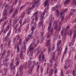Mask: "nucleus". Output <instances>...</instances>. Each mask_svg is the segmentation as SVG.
<instances>
[{
	"instance_id": "1",
	"label": "nucleus",
	"mask_w": 76,
	"mask_h": 76,
	"mask_svg": "<svg viewBox=\"0 0 76 76\" xmlns=\"http://www.w3.org/2000/svg\"><path fill=\"white\" fill-rule=\"evenodd\" d=\"M35 64H36V62H35V61H34L33 63V66L31 67H30L31 65H30V64L28 65L29 69L28 73V75H32V71L33 70L34 66H35Z\"/></svg>"
},
{
	"instance_id": "2",
	"label": "nucleus",
	"mask_w": 76,
	"mask_h": 76,
	"mask_svg": "<svg viewBox=\"0 0 76 76\" xmlns=\"http://www.w3.org/2000/svg\"><path fill=\"white\" fill-rule=\"evenodd\" d=\"M55 51H53V52L52 57H51L50 59V64L51 66L53 65V60H55Z\"/></svg>"
},
{
	"instance_id": "3",
	"label": "nucleus",
	"mask_w": 76,
	"mask_h": 76,
	"mask_svg": "<svg viewBox=\"0 0 76 76\" xmlns=\"http://www.w3.org/2000/svg\"><path fill=\"white\" fill-rule=\"evenodd\" d=\"M65 29V28H64V27H63L61 32V35L63 37V38L64 39H66V35L67 34H69V32L67 33V31H66V30H65L64 34V31Z\"/></svg>"
},
{
	"instance_id": "4",
	"label": "nucleus",
	"mask_w": 76,
	"mask_h": 76,
	"mask_svg": "<svg viewBox=\"0 0 76 76\" xmlns=\"http://www.w3.org/2000/svg\"><path fill=\"white\" fill-rule=\"evenodd\" d=\"M46 12L44 11V12L42 13V14L41 15V19H40V22L39 25V28L41 26V25H42L43 24V23L42 22L43 21V19H44V16L45 15V13Z\"/></svg>"
},
{
	"instance_id": "5",
	"label": "nucleus",
	"mask_w": 76,
	"mask_h": 76,
	"mask_svg": "<svg viewBox=\"0 0 76 76\" xmlns=\"http://www.w3.org/2000/svg\"><path fill=\"white\" fill-rule=\"evenodd\" d=\"M51 39H49L47 42V43H46V45L49 48L48 49V53H50L51 52V48H50V40Z\"/></svg>"
},
{
	"instance_id": "6",
	"label": "nucleus",
	"mask_w": 76,
	"mask_h": 76,
	"mask_svg": "<svg viewBox=\"0 0 76 76\" xmlns=\"http://www.w3.org/2000/svg\"><path fill=\"white\" fill-rule=\"evenodd\" d=\"M24 43V45H23V48H21L20 49V54L23 55V53H24L26 51V44Z\"/></svg>"
},
{
	"instance_id": "7",
	"label": "nucleus",
	"mask_w": 76,
	"mask_h": 76,
	"mask_svg": "<svg viewBox=\"0 0 76 76\" xmlns=\"http://www.w3.org/2000/svg\"><path fill=\"white\" fill-rule=\"evenodd\" d=\"M10 67H11L10 71H12L13 73H15V67L14 66H13V63H12L10 64Z\"/></svg>"
},
{
	"instance_id": "8",
	"label": "nucleus",
	"mask_w": 76,
	"mask_h": 76,
	"mask_svg": "<svg viewBox=\"0 0 76 76\" xmlns=\"http://www.w3.org/2000/svg\"><path fill=\"white\" fill-rule=\"evenodd\" d=\"M58 23V20H57L54 22L53 25V27H55L54 29H57L58 27H57V24Z\"/></svg>"
},
{
	"instance_id": "9",
	"label": "nucleus",
	"mask_w": 76,
	"mask_h": 76,
	"mask_svg": "<svg viewBox=\"0 0 76 76\" xmlns=\"http://www.w3.org/2000/svg\"><path fill=\"white\" fill-rule=\"evenodd\" d=\"M39 42V41H37V42H36V43H33V44H32L31 45V47H33V48L36 47L37 46V45L38 44Z\"/></svg>"
},
{
	"instance_id": "10",
	"label": "nucleus",
	"mask_w": 76,
	"mask_h": 76,
	"mask_svg": "<svg viewBox=\"0 0 76 76\" xmlns=\"http://www.w3.org/2000/svg\"><path fill=\"white\" fill-rule=\"evenodd\" d=\"M50 0H46L45 2V7H46L47 5H49L50 3Z\"/></svg>"
},
{
	"instance_id": "11",
	"label": "nucleus",
	"mask_w": 76,
	"mask_h": 76,
	"mask_svg": "<svg viewBox=\"0 0 76 76\" xmlns=\"http://www.w3.org/2000/svg\"><path fill=\"white\" fill-rule=\"evenodd\" d=\"M11 32L10 31H9V32L7 34V36L6 37L4 40L3 41V42H5V41H7V38H8V37H9L10 36V34Z\"/></svg>"
},
{
	"instance_id": "12",
	"label": "nucleus",
	"mask_w": 76,
	"mask_h": 76,
	"mask_svg": "<svg viewBox=\"0 0 76 76\" xmlns=\"http://www.w3.org/2000/svg\"><path fill=\"white\" fill-rule=\"evenodd\" d=\"M7 9H5L3 14V16H7Z\"/></svg>"
},
{
	"instance_id": "13",
	"label": "nucleus",
	"mask_w": 76,
	"mask_h": 76,
	"mask_svg": "<svg viewBox=\"0 0 76 76\" xmlns=\"http://www.w3.org/2000/svg\"><path fill=\"white\" fill-rule=\"evenodd\" d=\"M39 50V48H38L36 49V52L37 53L36 54V56H37L39 54L40 52Z\"/></svg>"
},
{
	"instance_id": "14",
	"label": "nucleus",
	"mask_w": 76,
	"mask_h": 76,
	"mask_svg": "<svg viewBox=\"0 0 76 76\" xmlns=\"http://www.w3.org/2000/svg\"><path fill=\"white\" fill-rule=\"evenodd\" d=\"M51 25H52L51 22L50 23L48 28V31H50V29H51Z\"/></svg>"
},
{
	"instance_id": "15",
	"label": "nucleus",
	"mask_w": 76,
	"mask_h": 76,
	"mask_svg": "<svg viewBox=\"0 0 76 76\" xmlns=\"http://www.w3.org/2000/svg\"><path fill=\"white\" fill-rule=\"evenodd\" d=\"M76 34H74V36L73 37V39H72V43H73V44H74V43L75 42V39L76 38Z\"/></svg>"
},
{
	"instance_id": "16",
	"label": "nucleus",
	"mask_w": 76,
	"mask_h": 76,
	"mask_svg": "<svg viewBox=\"0 0 76 76\" xmlns=\"http://www.w3.org/2000/svg\"><path fill=\"white\" fill-rule=\"evenodd\" d=\"M3 7H1V9H3V8L4 7V6H5L6 7L5 8V9H6V8H7V7H8V5L6 4V3L5 2L3 4Z\"/></svg>"
},
{
	"instance_id": "17",
	"label": "nucleus",
	"mask_w": 76,
	"mask_h": 76,
	"mask_svg": "<svg viewBox=\"0 0 76 76\" xmlns=\"http://www.w3.org/2000/svg\"><path fill=\"white\" fill-rule=\"evenodd\" d=\"M19 76H22L23 75V71H19Z\"/></svg>"
},
{
	"instance_id": "18",
	"label": "nucleus",
	"mask_w": 76,
	"mask_h": 76,
	"mask_svg": "<svg viewBox=\"0 0 76 76\" xmlns=\"http://www.w3.org/2000/svg\"><path fill=\"white\" fill-rule=\"evenodd\" d=\"M32 44L30 45L29 47V51H33L34 50V48L32 46Z\"/></svg>"
},
{
	"instance_id": "19",
	"label": "nucleus",
	"mask_w": 76,
	"mask_h": 76,
	"mask_svg": "<svg viewBox=\"0 0 76 76\" xmlns=\"http://www.w3.org/2000/svg\"><path fill=\"white\" fill-rule=\"evenodd\" d=\"M23 67L22 65H20L19 68V71H23Z\"/></svg>"
},
{
	"instance_id": "20",
	"label": "nucleus",
	"mask_w": 76,
	"mask_h": 76,
	"mask_svg": "<svg viewBox=\"0 0 76 76\" xmlns=\"http://www.w3.org/2000/svg\"><path fill=\"white\" fill-rule=\"evenodd\" d=\"M61 29V26H60L59 27V29H57L56 30V34H58V33H59V32H60V30Z\"/></svg>"
},
{
	"instance_id": "21",
	"label": "nucleus",
	"mask_w": 76,
	"mask_h": 76,
	"mask_svg": "<svg viewBox=\"0 0 76 76\" xmlns=\"http://www.w3.org/2000/svg\"><path fill=\"white\" fill-rule=\"evenodd\" d=\"M7 19V16H5L4 17H3L2 19H1V21H3L4 20H6V19Z\"/></svg>"
},
{
	"instance_id": "22",
	"label": "nucleus",
	"mask_w": 76,
	"mask_h": 76,
	"mask_svg": "<svg viewBox=\"0 0 76 76\" xmlns=\"http://www.w3.org/2000/svg\"><path fill=\"white\" fill-rule=\"evenodd\" d=\"M62 50V48H61V47L59 46L58 48L57 49V50H58V51H61Z\"/></svg>"
},
{
	"instance_id": "23",
	"label": "nucleus",
	"mask_w": 76,
	"mask_h": 76,
	"mask_svg": "<svg viewBox=\"0 0 76 76\" xmlns=\"http://www.w3.org/2000/svg\"><path fill=\"white\" fill-rule=\"evenodd\" d=\"M57 38H58V34H56L54 35V40H57Z\"/></svg>"
},
{
	"instance_id": "24",
	"label": "nucleus",
	"mask_w": 76,
	"mask_h": 76,
	"mask_svg": "<svg viewBox=\"0 0 76 76\" xmlns=\"http://www.w3.org/2000/svg\"><path fill=\"white\" fill-rule=\"evenodd\" d=\"M37 3V2H35L34 3V4L33 5H32L31 7L30 8L31 10V9H33L34 8V7H35V4H36Z\"/></svg>"
},
{
	"instance_id": "25",
	"label": "nucleus",
	"mask_w": 76,
	"mask_h": 76,
	"mask_svg": "<svg viewBox=\"0 0 76 76\" xmlns=\"http://www.w3.org/2000/svg\"><path fill=\"white\" fill-rule=\"evenodd\" d=\"M20 59H21V61H23L24 60V58H23V55H22V54H20Z\"/></svg>"
},
{
	"instance_id": "26",
	"label": "nucleus",
	"mask_w": 76,
	"mask_h": 76,
	"mask_svg": "<svg viewBox=\"0 0 76 76\" xmlns=\"http://www.w3.org/2000/svg\"><path fill=\"white\" fill-rule=\"evenodd\" d=\"M41 54H40L39 55V56L38 58L39 60V62H41V61L42 62V59L41 58Z\"/></svg>"
},
{
	"instance_id": "27",
	"label": "nucleus",
	"mask_w": 76,
	"mask_h": 76,
	"mask_svg": "<svg viewBox=\"0 0 76 76\" xmlns=\"http://www.w3.org/2000/svg\"><path fill=\"white\" fill-rule=\"evenodd\" d=\"M70 0H66V1L64 3V4H67L69 3L70 2Z\"/></svg>"
},
{
	"instance_id": "28",
	"label": "nucleus",
	"mask_w": 76,
	"mask_h": 76,
	"mask_svg": "<svg viewBox=\"0 0 76 76\" xmlns=\"http://www.w3.org/2000/svg\"><path fill=\"white\" fill-rule=\"evenodd\" d=\"M67 47H66V48L64 52V54H63V57H64V56L65 54H66V52H67Z\"/></svg>"
},
{
	"instance_id": "29",
	"label": "nucleus",
	"mask_w": 76,
	"mask_h": 76,
	"mask_svg": "<svg viewBox=\"0 0 76 76\" xmlns=\"http://www.w3.org/2000/svg\"><path fill=\"white\" fill-rule=\"evenodd\" d=\"M25 12H23L21 16V18L23 19V18H24V16H25Z\"/></svg>"
},
{
	"instance_id": "30",
	"label": "nucleus",
	"mask_w": 76,
	"mask_h": 76,
	"mask_svg": "<svg viewBox=\"0 0 76 76\" xmlns=\"http://www.w3.org/2000/svg\"><path fill=\"white\" fill-rule=\"evenodd\" d=\"M53 74V69H51L50 72V76H52Z\"/></svg>"
},
{
	"instance_id": "31",
	"label": "nucleus",
	"mask_w": 76,
	"mask_h": 76,
	"mask_svg": "<svg viewBox=\"0 0 76 76\" xmlns=\"http://www.w3.org/2000/svg\"><path fill=\"white\" fill-rule=\"evenodd\" d=\"M38 12H36L34 13V15H33V16L35 17H36V16H38Z\"/></svg>"
},
{
	"instance_id": "32",
	"label": "nucleus",
	"mask_w": 76,
	"mask_h": 76,
	"mask_svg": "<svg viewBox=\"0 0 76 76\" xmlns=\"http://www.w3.org/2000/svg\"><path fill=\"white\" fill-rule=\"evenodd\" d=\"M72 74L74 76H76V72H75V70H73Z\"/></svg>"
},
{
	"instance_id": "33",
	"label": "nucleus",
	"mask_w": 76,
	"mask_h": 76,
	"mask_svg": "<svg viewBox=\"0 0 76 76\" xmlns=\"http://www.w3.org/2000/svg\"><path fill=\"white\" fill-rule=\"evenodd\" d=\"M7 56H6L5 57V62L6 63H7Z\"/></svg>"
},
{
	"instance_id": "34",
	"label": "nucleus",
	"mask_w": 76,
	"mask_h": 76,
	"mask_svg": "<svg viewBox=\"0 0 76 76\" xmlns=\"http://www.w3.org/2000/svg\"><path fill=\"white\" fill-rule=\"evenodd\" d=\"M74 32H75V30L73 29L70 32V35H72V34H73Z\"/></svg>"
},
{
	"instance_id": "35",
	"label": "nucleus",
	"mask_w": 76,
	"mask_h": 76,
	"mask_svg": "<svg viewBox=\"0 0 76 76\" xmlns=\"http://www.w3.org/2000/svg\"><path fill=\"white\" fill-rule=\"evenodd\" d=\"M70 29V26L68 25L66 26V28L65 30L66 31H67V30H68V29Z\"/></svg>"
},
{
	"instance_id": "36",
	"label": "nucleus",
	"mask_w": 76,
	"mask_h": 76,
	"mask_svg": "<svg viewBox=\"0 0 76 76\" xmlns=\"http://www.w3.org/2000/svg\"><path fill=\"white\" fill-rule=\"evenodd\" d=\"M31 11L30 10V9H29L27 11V15H29L31 13Z\"/></svg>"
},
{
	"instance_id": "37",
	"label": "nucleus",
	"mask_w": 76,
	"mask_h": 76,
	"mask_svg": "<svg viewBox=\"0 0 76 76\" xmlns=\"http://www.w3.org/2000/svg\"><path fill=\"white\" fill-rule=\"evenodd\" d=\"M73 43L72 42H70L69 43V47H70L71 46H72V45H73Z\"/></svg>"
},
{
	"instance_id": "38",
	"label": "nucleus",
	"mask_w": 76,
	"mask_h": 76,
	"mask_svg": "<svg viewBox=\"0 0 76 76\" xmlns=\"http://www.w3.org/2000/svg\"><path fill=\"white\" fill-rule=\"evenodd\" d=\"M19 7H18L17 8V9L15 10V14H16V13H18V9H19Z\"/></svg>"
},
{
	"instance_id": "39",
	"label": "nucleus",
	"mask_w": 76,
	"mask_h": 76,
	"mask_svg": "<svg viewBox=\"0 0 76 76\" xmlns=\"http://www.w3.org/2000/svg\"><path fill=\"white\" fill-rule=\"evenodd\" d=\"M22 19H23L22 18H21L19 22V23L20 25H22Z\"/></svg>"
},
{
	"instance_id": "40",
	"label": "nucleus",
	"mask_w": 76,
	"mask_h": 76,
	"mask_svg": "<svg viewBox=\"0 0 76 76\" xmlns=\"http://www.w3.org/2000/svg\"><path fill=\"white\" fill-rule=\"evenodd\" d=\"M39 1L38 0V1H37L36 2V3H37V5H36V7H38L39 5V4H38V3H39Z\"/></svg>"
},
{
	"instance_id": "41",
	"label": "nucleus",
	"mask_w": 76,
	"mask_h": 76,
	"mask_svg": "<svg viewBox=\"0 0 76 76\" xmlns=\"http://www.w3.org/2000/svg\"><path fill=\"white\" fill-rule=\"evenodd\" d=\"M25 20H26V23H29V19L28 18L25 19Z\"/></svg>"
},
{
	"instance_id": "42",
	"label": "nucleus",
	"mask_w": 76,
	"mask_h": 76,
	"mask_svg": "<svg viewBox=\"0 0 76 76\" xmlns=\"http://www.w3.org/2000/svg\"><path fill=\"white\" fill-rule=\"evenodd\" d=\"M33 55V52H30L28 55L29 57H31Z\"/></svg>"
},
{
	"instance_id": "43",
	"label": "nucleus",
	"mask_w": 76,
	"mask_h": 76,
	"mask_svg": "<svg viewBox=\"0 0 76 76\" xmlns=\"http://www.w3.org/2000/svg\"><path fill=\"white\" fill-rule=\"evenodd\" d=\"M31 31H32V32H31V34H34V26L32 27L31 28Z\"/></svg>"
},
{
	"instance_id": "44",
	"label": "nucleus",
	"mask_w": 76,
	"mask_h": 76,
	"mask_svg": "<svg viewBox=\"0 0 76 76\" xmlns=\"http://www.w3.org/2000/svg\"><path fill=\"white\" fill-rule=\"evenodd\" d=\"M42 58V63H44V61L46 62V61L47 60V59H43V58Z\"/></svg>"
},
{
	"instance_id": "45",
	"label": "nucleus",
	"mask_w": 76,
	"mask_h": 76,
	"mask_svg": "<svg viewBox=\"0 0 76 76\" xmlns=\"http://www.w3.org/2000/svg\"><path fill=\"white\" fill-rule=\"evenodd\" d=\"M39 66H40V65H39L37 66V72H38V70H39Z\"/></svg>"
},
{
	"instance_id": "46",
	"label": "nucleus",
	"mask_w": 76,
	"mask_h": 76,
	"mask_svg": "<svg viewBox=\"0 0 76 76\" xmlns=\"http://www.w3.org/2000/svg\"><path fill=\"white\" fill-rule=\"evenodd\" d=\"M17 22V20H15L14 21V22L13 23V26H15V25L16 24V23Z\"/></svg>"
},
{
	"instance_id": "47",
	"label": "nucleus",
	"mask_w": 76,
	"mask_h": 76,
	"mask_svg": "<svg viewBox=\"0 0 76 76\" xmlns=\"http://www.w3.org/2000/svg\"><path fill=\"white\" fill-rule=\"evenodd\" d=\"M61 76H64V73H63V70H61Z\"/></svg>"
},
{
	"instance_id": "48",
	"label": "nucleus",
	"mask_w": 76,
	"mask_h": 76,
	"mask_svg": "<svg viewBox=\"0 0 76 76\" xmlns=\"http://www.w3.org/2000/svg\"><path fill=\"white\" fill-rule=\"evenodd\" d=\"M61 51H58V54L57 55L58 56H60V55L61 54Z\"/></svg>"
},
{
	"instance_id": "49",
	"label": "nucleus",
	"mask_w": 76,
	"mask_h": 76,
	"mask_svg": "<svg viewBox=\"0 0 76 76\" xmlns=\"http://www.w3.org/2000/svg\"><path fill=\"white\" fill-rule=\"evenodd\" d=\"M53 28H52L51 29L50 31L51 34H53Z\"/></svg>"
},
{
	"instance_id": "50",
	"label": "nucleus",
	"mask_w": 76,
	"mask_h": 76,
	"mask_svg": "<svg viewBox=\"0 0 76 76\" xmlns=\"http://www.w3.org/2000/svg\"><path fill=\"white\" fill-rule=\"evenodd\" d=\"M42 58H43L44 59H45V56L44 55V54L42 53Z\"/></svg>"
},
{
	"instance_id": "51",
	"label": "nucleus",
	"mask_w": 76,
	"mask_h": 76,
	"mask_svg": "<svg viewBox=\"0 0 76 76\" xmlns=\"http://www.w3.org/2000/svg\"><path fill=\"white\" fill-rule=\"evenodd\" d=\"M50 35L51 34H48V36L47 37V38H48V39L50 37Z\"/></svg>"
},
{
	"instance_id": "52",
	"label": "nucleus",
	"mask_w": 76,
	"mask_h": 76,
	"mask_svg": "<svg viewBox=\"0 0 76 76\" xmlns=\"http://www.w3.org/2000/svg\"><path fill=\"white\" fill-rule=\"evenodd\" d=\"M57 68H55V74H56L57 73Z\"/></svg>"
},
{
	"instance_id": "53",
	"label": "nucleus",
	"mask_w": 76,
	"mask_h": 76,
	"mask_svg": "<svg viewBox=\"0 0 76 76\" xmlns=\"http://www.w3.org/2000/svg\"><path fill=\"white\" fill-rule=\"evenodd\" d=\"M4 26H3L1 28V32H3V31L4 30Z\"/></svg>"
},
{
	"instance_id": "54",
	"label": "nucleus",
	"mask_w": 76,
	"mask_h": 76,
	"mask_svg": "<svg viewBox=\"0 0 76 76\" xmlns=\"http://www.w3.org/2000/svg\"><path fill=\"white\" fill-rule=\"evenodd\" d=\"M8 22V21L7 20L6 21H5L4 23V24H3V26H4V25H6V23H7V22Z\"/></svg>"
},
{
	"instance_id": "55",
	"label": "nucleus",
	"mask_w": 76,
	"mask_h": 76,
	"mask_svg": "<svg viewBox=\"0 0 76 76\" xmlns=\"http://www.w3.org/2000/svg\"><path fill=\"white\" fill-rule=\"evenodd\" d=\"M19 45H17V52L18 53L19 52Z\"/></svg>"
},
{
	"instance_id": "56",
	"label": "nucleus",
	"mask_w": 76,
	"mask_h": 76,
	"mask_svg": "<svg viewBox=\"0 0 76 76\" xmlns=\"http://www.w3.org/2000/svg\"><path fill=\"white\" fill-rule=\"evenodd\" d=\"M10 51L9 50H8L7 53V55L8 56H10Z\"/></svg>"
},
{
	"instance_id": "57",
	"label": "nucleus",
	"mask_w": 76,
	"mask_h": 76,
	"mask_svg": "<svg viewBox=\"0 0 76 76\" xmlns=\"http://www.w3.org/2000/svg\"><path fill=\"white\" fill-rule=\"evenodd\" d=\"M69 16H67L65 18V20L66 21H67V20H68V19H69Z\"/></svg>"
},
{
	"instance_id": "58",
	"label": "nucleus",
	"mask_w": 76,
	"mask_h": 76,
	"mask_svg": "<svg viewBox=\"0 0 76 76\" xmlns=\"http://www.w3.org/2000/svg\"><path fill=\"white\" fill-rule=\"evenodd\" d=\"M7 41H8V42H11V40H10V37H8Z\"/></svg>"
},
{
	"instance_id": "59",
	"label": "nucleus",
	"mask_w": 76,
	"mask_h": 76,
	"mask_svg": "<svg viewBox=\"0 0 76 76\" xmlns=\"http://www.w3.org/2000/svg\"><path fill=\"white\" fill-rule=\"evenodd\" d=\"M56 7H54L52 9V11H54V10H56Z\"/></svg>"
},
{
	"instance_id": "60",
	"label": "nucleus",
	"mask_w": 76,
	"mask_h": 76,
	"mask_svg": "<svg viewBox=\"0 0 76 76\" xmlns=\"http://www.w3.org/2000/svg\"><path fill=\"white\" fill-rule=\"evenodd\" d=\"M67 10H68V9L67 8H66L63 11V12L64 13H66V12Z\"/></svg>"
},
{
	"instance_id": "61",
	"label": "nucleus",
	"mask_w": 76,
	"mask_h": 76,
	"mask_svg": "<svg viewBox=\"0 0 76 76\" xmlns=\"http://www.w3.org/2000/svg\"><path fill=\"white\" fill-rule=\"evenodd\" d=\"M20 38V36L18 35L16 37V39H19V38Z\"/></svg>"
},
{
	"instance_id": "62",
	"label": "nucleus",
	"mask_w": 76,
	"mask_h": 76,
	"mask_svg": "<svg viewBox=\"0 0 76 76\" xmlns=\"http://www.w3.org/2000/svg\"><path fill=\"white\" fill-rule=\"evenodd\" d=\"M49 71V68H47V72H46L47 74H48V72Z\"/></svg>"
},
{
	"instance_id": "63",
	"label": "nucleus",
	"mask_w": 76,
	"mask_h": 76,
	"mask_svg": "<svg viewBox=\"0 0 76 76\" xmlns=\"http://www.w3.org/2000/svg\"><path fill=\"white\" fill-rule=\"evenodd\" d=\"M18 1V0H15V1L14 2L15 3V5L17 3Z\"/></svg>"
},
{
	"instance_id": "64",
	"label": "nucleus",
	"mask_w": 76,
	"mask_h": 76,
	"mask_svg": "<svg viewBox=\"0 0 76 76\" xmlns=\"http://www.w3.org/2000/svg\"><path fill=\"white\" fill-rule=\"evenodd\" d=\"M4 72H7V69L6 68H4Z\"/></svg>"
}]
</instances>
